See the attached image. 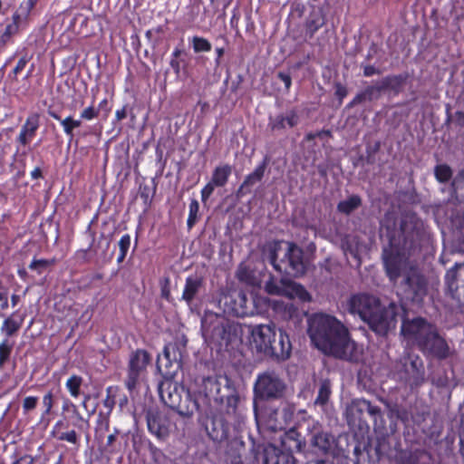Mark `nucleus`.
Here are the masks:
<instances>
[{
    "label": "nucleus",
    "instance_id": "f257e3e1",
    "mask_svg": "<svg viewBox=\"0 0 464 464\" xmlns=\"http://www.w3.org/2000/svg\"><path fill=\"white\" fill-rule=\"evenodd\" d=\"M380 236L388 241V246L383 249V262L386 273L391 281L396 282L400 276L404 277V283L414 297H420L426 293V282L417 269L409 263L401 246L405 243L404 228L395 226L394 219L387 216L382 221Z\"/></svg>",
    "mask_w": 464,
    "mask_h": 464
},
{
    "label": "nucleus",
    "instance_id": "f03ea898",
    "mask_svg": "<svg viewBox=\"0 0 464 464\" xmlns=\"http://www.w3.org/2000/svg\"><path fill=\"white\" fill-rule=\"evenodd\" d=\"M307 324L308 336L322 353L347 361L358 359V346L340 320L330 314L316 313L308 317Z\"/></svg>",
    "mask_w": 464,
    "mask_h": 464
},
{
    "label": "nucleus",
    "instance_id": "7ed1b4c3",
    "mask_svg": "<svg viewBox=\"0 0 464 464\" xmlns=\"http://www.w3.org/2000/svg\"><path fill=\"white\" fill-rule=\"evenodd\" d=\"M271 306L276 314L285 321L299 323L298 310L293 304H285L283 301H270L266 297L255 296L248 298L239 291L222 293L218 298V306L225 314L245 317L261 313V305Z\"/></svg>",
    "mask_w": 464,
    "mask_h": 464
},
{
    "label": "nucleus",
    "instance_id": "20e7f679",
    "mask_svg": "<svg viewBox=\"0 0 464 464\" xmlns=\"http://www.w3.org/2000/svg\"><path fill=\"white\" fill-rule=\"evenodd\" d=\"M348 310L351 314H358L376 334L384 335L395 327L401 307L395 303L384 306L376 297L360 294L349 299Z\"/></svg>",
    "mask_w": 464,
    "mask_h": 464
},
{
    "label": "nucleus",
    "instance_id": "39448f33",
    "mask_svg": "<svg viewBox=\"0 0 464 464\" xmlns=\"http://www.w3.org/2000/svg\"><path fill=\"white\" fill-rule=\"evenodd\" d=\"M264 255L273 267L292 276H301L307 269L303 249L292 242H272L266 246Z\"/></svg>",
    "mask_w": 464,
    "mask_h": 464
},
{
    "label": "nucleus",
    "instance_id": "423d86ee",
    "mask_svg": "<svg viewBox=\"0 0 464 464\" xmlns=\"http://www.w3.org/2000/svg\"><path fill=\"white\" fill-rule=\"evenodd\" d=\"M201 330L207 342L220 347L227 346L237 338V327L223 315L207 313L202 319Z\"/></svg>",
    "mask_w": 464,
    "mask_h": 464
},
{
    "label": "nucleus",
    "instance_id": "0eeeda50",
    "mask_svg": "<svg viewBox=\"0 0 464 464\" xmlns=\"http://www.w3.org/2000/svg\"><path fill=\"white\" fill-rule=\"evenodd\" d=\"M150 354L141 349L131 353L128 363L127 377L125 380L126 388L132 392L145 380L147 368L150 364Z\"/></svg>",
    "mask_w": 464,
    "mask_h": 464
},
{
    "label": "nucleus",
    "instance_id": "6e6552de",
    "mask_svg": "<svg viewBox=\"0 0 464 464\" xmlns=\"http://www.w3.org/2000/svg\"><path fill=\"white\" fill-rule=\"evenodd\" d=\"M285 384L275 371H266L257 375L254 392L260 399H277L284 395Z\"/></svg>",
    "mask_w": 464,
    "mask_h": 464
},
{
    "label": "nucleus",
    "instance_id": "1a4fd4ad",
    "mask_svg": "<svg viewBox=\"0 0 464 464\" xmlns=\"http://www.w3.org/2000/svg\"><path fill=\"white\" fill-rule=\"evenodd\" d=\"M293 415V411L287 406L281 409L268 408L262 416L258 415L255 408V417L259 430L261 429L271 431L284 430L292 420Z\"/></svg>",
    "mask_w": 464,
    "mask_h": 464
},
{
    "label": "nucleus",
    "instance_id": "9d476101",
    "mask_svg": "<svg viewBox=\"0 0 464 464\" xmlns=\"http://www.w3.org/2000/svg\"><path fill=\"white\" fill-rule=\"evenodd\" d=\"M159 392L162 402L168 407L178 411L180 414L192 413L193 409H189L186 405L188 394L186 395V399L183 401L176 382L170 381L161 382L159 386Z\"/></svg>",
    "mask_w": 464,
    "mask_h": 464
},
{
    "label": "nucleus",
    "instance_id": "9b49d317",
    "mask_svg": "<svg viewBox=\"0 0 464 464\" xmlns=\"http://www.w3.org/2000/svg\"><path fill=\"white\" fill-rule=\"evenodd\" d=\"M418 347L424 354L440 360L448 358L451 353L448 343L439 334L435 326Z\"/></svg>",
    "mask_w": 464,
    "mask_h": 464
},
{
    "label": "nucleus",
    "instance_id": "f8f14e48",
    "mask_svg": "<svg viewBox=\"0 0 464 464\" xmlns=\"http://www.w3.org/2000/svg\"><path fill=\"white\" fill-rule=\"evenodd\" d=\"M434 325L426 320L417 317L412 320H404L401 332L409 341L415 343L418 346L426 336L432 331Z\"/></svg>",
    "mask_w": 464,
    "mask_h": 464
},
{
    "label": "nucleus",
    "instance_id": "ddd939ff",
    "mask_svg": "<svg viewBox=\"0 0 464 464\" xmlns=\"http://www.w3.org/2000/svg\"><path fill=\"white\" fill-rule=\"evenodd\" d=\"M276 337V329L272 324H259L251 330V346L257 353L266 356L271 349L272 340Z\"/></svg>",
    "mask_w": 464,
    "mask_h": 464
},
{
    "label": "nucleus",
    "instance_id": "4468645a",
    "mask_svg": "<svg viewBox=\"0 0 464 464\" xmlns=\"http://www.w3.org/2000/svg\"><path fill=\"white\" fill-rule=\"evenodd\" d=\"M256 459L261 464H295V458L288 450H284L273 444L263 446Z\"/></svg>",
    "mask_w": 464,
    "mask_h": 464
},
{
    "label": "nucleus",
    "instance_id": "2eb2a0df",
    "mask_svg": "<svg viewBox=\"0 0 464 464\" xmlns=\"http://www.w3.org/2000/svg\"><path fill=\"white\" fill-rule=\"evenodd\" d=\"M147 426L149 431L159 440H165L169 435L170 421L169 418L155 410L147 412Z\"/></svg>",
    "mask_w": 464,
    "mask_h": 464
},
{
    "label": "nucleus",
    "instance_id": "dca6fc26",
    "mask_svg": "<svg viewBox=\"0 0 464 464\" xmlns=\"http://www.w3.org/2000/svg\"><path fill=\"white\" fill-rule=\"evenodd\" d=\"M227 410L225 420L227 424L233 425L237 431L243 429L246 421L245 409L239 403L237 395H230L226 400Z\"/></svg>",
    "mask_w": 464,
    "mask_h": 464
},
{
    "label": "nucleus",
    "instance_id": "f3484780",
    "mask_svg": "<svg viewBox=\"0 0 464 464\" xmlns=\"http://www.w3.org/2000/svg\"><path fill=\"white\" fill-rule=\"evenodd\" d=\"M292 345L289 336L283 330H279V335L272 340L271 349L266 356L274 357L277 360H286L291 354Z\"/></svg>",
    "mask_w": 464,
    "mask_h": 464
},
{
    "label": "nucleus",
    "instance_id": "a211bd4d",
    "mask_svg": "<svg viewBox=\"0 0 464 464\" xmlns=\"http://www.w3.org/2000/svg\"><path fill=\"white\" fill-rule=\"evenodd\" d=\"M39 125V115L37 113L29 115L21 128L20 133L17 137V141L22 146H26L29 144L33 138L35 136Z\"/></svg>",
    "mask_w": 464,
    "mask_h": 464
},
{
    "label": "nucleus",
    "instance_id": "6ab92c4d",
    "mask_svg": "<svg viewBox=\"0 0 464 464\" xmlns=\"http://www.w3.org/2000/svg\"><path fill=\"white\" fill-rule=\"evenodd\" d=\"M282 296L289 299H298L301 302H310L312 300L311 295L302 285L287 278L285 283Z\"/></svg>",
    "mask_w": 464,
    "mask_h": 464
},
{
    "label": "nucleus",
    "instance_id": "aec40b11",
    "mask_svg": "<svg viewBox=\"0 0 464 464\" xmlns=\"http://www.w3.org/2000/svg\"><path fill=\"white\" fill-rule=\"evenodd\" d=\"M202 285L203 280L198 276L187 277L181 299L190 305L199 293Z\"/></svg>",
    "mask_w": 464,
    "mask_h": 464
},
{
    "label": "nucleus",
    "instance_id": "412c9836",
    "mask_svg": "<svg viewBox=\"0 0 464 464\" xmlns=\"http://www.w3.org/2000/svg\"><path fill=\"white\" fill-rule=\"evenodd\" d=\"M22 26L14 20L6 21L3 29L0 30V53L4 51L7 44L13 43V38L16 35Z\"/></svg>",
    "mask_w": 464,
    "mask_h": 464
},
{
    "label": "nucleus",
    "instance_id": "4be33fe9",
    "mask_svg": "<svg viewBox=\"0 0 464 464\" xmlns=\"http://www.w3.org/2000/svg\"><path fill=\"white\" fill-rule=\"evenodd\" d=\"M37 0H24L22 2L18 9L13 14L11 19L20 24L22 27L25 26L29 15L34 7Z\"/></svg>",
    "mask_w": 464,
    "mask_h": 464
},
{
    "label": "nucleus",
    "instance_id": "5701e85b",
    "mask_svg": "<svg viewBox=\"0 0 464 464\" xmlns=\"http://www.w3.org/2000/svg\"><path fill=\"white\" fill-rule=\"evenodd\" d=\"M334 438L327 432H317L311 438V444L322 453H327L334 445Z\"/></svg>",
    "mask_w": 464,
    "mask_h": 464
},
{
    "label": "nucleus",
    "instance_id": "b1692460",
    "mask_svg": "<svg viewBox=\"0 0 464 464\" xmlns=\"http://www.w3.org/2000/svg\"><path fill=\"white\" fill-rule=\"evenodd\" d=\"M332 394V385L329 380H323L319 384L318 394L314 400V405L325 409Z\"/></svg>",
    "mask_w": 464,
    "mask_h": 464
},
{
    "label": "nucleus",
    "instance_id": "393cba45",
    "mask_svg": "<svg viewBox=\"0 0 464 464\" xmlns=\"http://www.w3.org/2000/svg\"><path fill=\"white\" fill-rule=\"evenodd\" d=\"M298 121V115L294 111H291L285 115L277 116L272 122V128L274 130L284 129L285 127L292 128L297 125Z\"/></svg>",
    "mask_w": 464,
    "mask_h": 464
},
{
    "label": "nucleus",
    "instance_id": "a878e982",
    "mask_svg": "<svg viewBox=\"0 0 464 464\" xmlns=\"http://www.w3.org/2000/svg\"><path fill=\"white\" fill-rule=\"evenodd\" d=\"M23 324V319H15L14 315L7 317L1 326V332L7 337H11L15 334L18 330L21 328Z\"/></svg>",
    "mask_w": 464,
    "mask_h": 464
},
{
    "label": "nucleus",
    "instance_id": "bb28decb",
    "mask_svg": "<svg viewBox=\"0 0 464 464\" xmlns=\"http://www.w3.org/2000/svg\"><path fill=\"white\" fill-rule=\"evenodd\" d=\"M360 205L361 198L356 195H352L346 199L340 201L338 203L337 209L339 212L348 215L358 208Z\"/></svg>",
    "mask_w": 464,
    "mask_h": 464
},
{
    "label": "nucleus",
    "instance_id": "cd10ccee",
    "mask_svg": "<svg viewBox=\"0 0 464 464\" xmlns=\"http://www.w3.org/2000/svg\"><path fill=\"white\" fill-rule=\"evenodd\" d=\"M150 183V185L142 183L140 185V197L143 199L144 210L148 209L156 190L155 179H152Z\"/></svg>",
    "mask_w": 464,
    "mask_h": 464
},
{
    "label": "nucleus",
    "instance_id": "c85d7f7f",
    "mask_svg": "<svg viewBox=\"0 0 464 464\" xmlns=\"http://www.w3.org/2000/svg\"><path fill=\"white\" fill-rule=\"evenodd\" d=\"M411 367L412 370L413 384L419 385L424 381V366L420 358L416 356L411 361Z\"/></svg>",
    "mask_w": 464,
    "mask_h": 464
},
{
    "label": "nucleus",
    "instance_id": "c756f323",
    "mask_svg": "<svg viewBox=\"0 0 464 464\" xmlns=\"http://www.w3.org/2000/svg\"><path fill=\"white\" fill-rule=\"evenodd\" d=\"M285 280L286 278H282L277 281L274 276H270V278L265 283L266 292L269 295L282 296Z\"/></svg>",
    "mask_w": 464,
    "mask_h": 464
},
{
    "label": "nucleus",
    "instance_id": "7c9ffc66",
    "mask_svg": "<svg viewBox=\"0 0 464 464\" xmlns=\"http://www.w3.org/2000/svg\"><path fill=\"white\" fill-rule=\"evenodd\" d=\"M227 182V176H214L201 190L202 201L206 202L217 186H223Z\"/></svg>",
    "mask_w": 464,
    "mask_h": 464
},
{
    "label": "nucleus",
    "instance_id": "2f4dec72",
    "mask_svg": "<svg viewBox=\"0 0 464 464\" xmlns=\"http://www.w3.org/2000/svg\"><path fill=\"white\" fill-rule=\"evenodd\" d=\"M382 90V87L381 86H368L363 92L357 94L353 100V103H361L364 101H371L372 99L377 97L381 91Z\"/></svg>",
    "mask_w": 464,
    "mask_h": 464
},
{
    "label": "nucleus",
    "instance_id": "473e14b6",
    "mask_svg": "<svg viewBox=\"0 0 464 464\" xmlns=\"http://www.w3.org/2000/svg\"><path fill=\"white\" fill-rule=\"evenodd\" d=\"M462 265L456 264L454 267L448 270L445 276L446 285L448 286L449 291L450 292L453 298L457 297L456 292L458 289L457 284L455 282L457 270L460 268Z\"/></svg>",
    "mask_w": 464,
    "mask_h": 464
},
{
    "label": "nucleus",
    "instance_id": "72a5a7b5",
    "mask_svg": "<svg viewBox=\"0 0 464 464\" xmlns=\"http://www.w3.org/2000/svg\"><path fill=\"white\" fill-rule=\"evenodd\" d=\"M82 378L79 375H72L66 382L65 386L69 391L70 394L73 398H77L80 395V390L82 384Z\"/></svg>",
    "mask_w": 464,
    "mask_h": 464
},
{
    "label": "nucleus",
    "instance_id": "f704fd0d",
    "mask_svg": "<svg viewBox=\"0 0 464 464\" xmlns=\"http://www.w3.org/2000/svg\"><path fill=\"white\" fill-rule=\"evenodd\" d=\"M44 411L41 416V421H44L45 418L50 415L54 404V397L52 392H46L42 400Z\"/></svg>",
    "mask_w": 464,
    "mask_h": 464
},
{
    "label": "nucleus",
    "instance_id": "c9c22d12",
    "mask_svg": "<svg viewBox=\"0 0 464 464\" xmlns=\"http://www.w3.org/2000/svg\"><path fill=\"white\" fill-rule=\"evenodd\" d=\"M13 350V344L7 339L0 343V370L4 367L5 363L9 360Z\"/></svg>",
    "mask_w": 464,
    "mask_h": 464
},
{
    "label": "nucleus",
    "instance_id": "e433bc0d",
    "mask_svg": "<svg viewBox=\"0 0 464 464\" xmlns=\"http://www.w3.org/2000/svg\"><path fill=\"white\" fill-rule=\"evenodd\" d=\"M199 204L197 199L192 198L189 204V212L187 220L188 228H191L198 219Z\"/></svg>",
    "mask_w": 464,
    "mask_h": 464
},
{
    "label": "nucleus",
    "instance_id": "4c0bfd02",
    "mask_svg": "<svg viewBox=\"0 0 464 464\" xmlns=\"http://www.w3.org/2000/svg\"><path fill=\"white\" fill-rule=\"evenodd\" d=\"M192 44L195 53L209 52L212 47L208 40L199 36H194L192 38Z\"/></svg>",
    "mask_w": 464,
    "mask_h": 464
},
{
    "label": "nucleus",
    "instance_id": "58836bf2",
    "mask_svg": "<svg viewBox=\"0 0 464 464\" xmlns=\"http://www.w3.org/2000/svg\"><path fill=\"white\" fill-rule=\"evenodd\" d=\"M61 124L63 128V131L65 132V134L72 138L73 135V129L80 127L81 121L73 120L72 117H67L61 121Z\"/></svg>",
    "mask_w": 464,
    "mask_h": 464
},
{
    "label": "nucleus",
    "instance_id": "ea45409f",
    "mask_svg": "<svg viewBox=\"0 0 464 464\" xmlns=\"http://www.w3.org/2000/svg\"><path fill=\"white\" fill-rule=\"evenodd\" d=\"M53 263V260L33 259V261L29 265V268L31 270L36 271L38 274H42L46 268L51 266Z\"/></svg>",
    "mask_w": 464,
    "mask_h": 464
},
{
    "label": "nucleus",
    "instance_id": "a19ab883",
    "mask_svg": "<svg viewBox=\"0 0 464 464\" xmlns=\"http://www.w3.org/2000/svg\"><path fill=\"white\" fill-rule=\"evenodd\" d=\"M38 403V398L35 396H27L23 401L24 414H28L31 411L34 410Z\"/></svg>",
    "mask_w": 464,
    "mask_h": 464
},
{
    "label": "nucleus",
    "instance_id": "79ce46f5",
    "mask_svg": "<svg viewBox=\"0 0 464 464\" xmlns=\"http://www.w3.org/2000/svg\"><path fill=\"white\" fill-rule=\"evenodd\" d=\"M58 440L76 444L78 442V436L75 430H70L67 432L61 433L58 436Z\"/></svg>",
    "mask_w": 464,
    "mask_h": 464
},
{
    "label": "nucleus",
    "instance_id": "37998d69",
    "mask_svg": "<svg viewBox=\"0 0 464 464\" xmlns=\"http://www.w3.org/2000/svg\"><path fill=\"white\" fill-rule=\"evenodd\" d=\"M99 114V110L94 109L93 106H89L85 108L82 113L81 118L83 120L91 121L94 118H96Z\"/></svg>",
    "mask_w": 464,
    "mask_h": 464
},
{
    "label": "nucleus",
    "instance_id": "c03bdc74",
    "mask_svg": "<svg viewBox=\"0 0 464 464\" xmlns=\"http://www.w3.org/2000/svg\"><path fill=\"white\" fill-rule=\"evenodd\" d=\"M362 405L365 407V411L371 415V416H378L381 413V410L378 406L372 405L368 401H362Z\"/></svg>",
    "mask_w": 464,
    "mask_h": 464
},
{
    "label": "nucleus",
    "instance_id": "a18cd8bd",
    "mask_svg": "<svg viewBox=\"0 0 464 464\" xmlns=\"http://www.w3.org/2000/svg\"><path fill=\"white\" fill-rule=\"evenodd\" d=\"M130 246V235H128V234L123 235L121 237L120 241H119L120 251L121 252L128 253Z\"/></svg>",
    "mask_w": 464,
    "mask_h": 464
},
{
    "label": "nucleus",
    "instance_id": "49530a36",
    "mask_svg": "<svg viewBox=\"0 0 464 464\" xmlns=\"http://www.w3.org/2000/svg\"><path fill=\"white\" fill-rule=\"evenodd\" d=\"M34 458L31 455L24 454L23 456H20L19 458L15 459L12 464H34Z\"/></svg>",
    "mask_w": 464,
    "mask_h": 464
},
{
    "label": "nucleus",
    "instance_id": "de8ad7c7",
    "mask_svg": "<svg viewBox=\"0 0 464 464\" xmlns=\"http://www.w3.org/2000/svg\"><path fill=\"white\" fill-rule=\"evenodd\" d=\"M380 150V143L375 142L374 144L368 147L367 152H368V161L374 162L375 157L374 154Z\"/></svg>",
    "mask_w": 464,
    "mask_h": 464
},
{
    "label": "nucleus",
    "instance_id": "09e8293b",
    "mask_svg": "<svg viewBox=\"0 0 464 464\" xmlns=\"http://www.w3.org/2000/svg\"><path fill=\"white\" fill-rule=\"evenodd\" d=\"M335 95L339 99L340 103H341L343 102V99L347 95V89L341 83H336L335 84Z\"/></svg>",
    "mask_w": 464,
    "mask_h": 464
},
{
    "label": "nucleus",
    "instance_id": "8fccbe9b",
    "mask_svg": "<svg viewBox=\"0 0 464 464\" xmlns=\"http://www.w3.org/2000/svg\"><path fill=\"white\" fill-rule=\"evenodd\" d=\"M27 62H28V59L25 56L20 58L19 61L17 62L15 67L13 70L14 74L17 75L20 72H22L24 70V68L25 67Z\"/></svg>",
    "mask_w": 464,
    "mask_h": 464
},
{
    "label": "nucleus",
    "instance_id": "3c124183",
    "mask_svg": "<svg viewBox=\"0 0 464 464\" xmlns=\"http://www.w3.org/2000/svg\"><path fill=\"white\" fill-rule=\"evenodd\" d=\"M277 77L284 82L286 90H289L292 84L291 76L288 73L279 72Z\"/></svg>",
    "mask_w": 464,
    "mask_h": 464
},
{
    "label": "nucleus",
    "instance_id": "603ef678",
    "mask_svg": "<svg viewBox=\"0 0 464 464\" xmlns=\"http://www.w3.org/2000/svg\"><path fill=\"white\" fill-rule=\"evenodd\" d=\"M231 171H232V169H231L230 166L223 165V166L217 167L214 174H217V175L230 174Z\"/></svg>",
    "mask_w": 464,
    "mask_h": 464
},
{
    "label": "nucleus",
    "instance_id": "864d4df0",
    "mask_svg": "<svg viewBox=\"0 0 464 464\" xmlns=\"http://www.w3.org/2000/svg\"><path fill=\"white\" fill-rule=\"evenodd\" d=\"M72 414H73V417L75 418V421L73 422V425L77 428H80V423L79 422H82V421H84V419L82 418V416L80 414L79 411H78V408L76 407L75 410H72Z\"/></svg>",
    "mask_w": 464,
    "mask_h": 464
},
{
    "label": "nucleus",
    "instance_id": "5fc2aeb1",
    "mask_svg": "<svg viewBox=\"0 0 464 464\" xmlns=\"http://www.w3.org/2000/svg\"><path fill=\"white\" fill-rule=\"evenodd\" d=\"M379 73V71L372 65H366L363 68V74L366 77L372 76L373 74Z\"/></svg>",
    "mask_w": 464,
    "mask_h": 464
},
{
    "label": "nucleus",
    "instance_id": "6e6d98bb",
    "mask_svg": "<svg viewBox=\"0 0 464 464\" xmlns=\"http://www.w3.org/2000/svg\"><path fill=\"white\" fill-rule=\"evenodd\" d=\"M76 407L77 406L73 404L70 400L65 399L63 402L62 410L63 411H72V410H75Z\"/></svg>",
    "mask_w": 464,
    "mask_h": 464
},
{
    "label": "nucleus",
    "instance_id": "4d7b16f0",
    "mask_svg": "<svg viewBox=\"0 0 464 464\" xmlns=\"http://www.w3.org/2000/svg\"><path fill=\"white\" fill-rule=\"evenodd\" d=\"M435 174H450V169L446 165L437 166L435 169Z\"/></svg>",
    "mask_w": 464,
    "mask_h": 464
},
{
    "label": "nucleus",
    "instance_id": "13d9d810",
    "mask_svg": "<svg viewBox=\"0 0 464 464\" xmlns=\"http://www.w3.org/2000/svg\"><path fill=\"white\" fill-rule=\"evenodd\" d=\"M127 117V111H126V108L123 107L121 108V110H117L116 112H115V118L117 121H122L123 119H125Z\"/></svg>",
    "mask_w": 464,
    "mask_h": 464
},
{
    "label": "nucleus",
    "instance_id": "bf43d9fd",
    "mask_svg": "<svg viewBox=\"0 0 464 464\" xmlns=\"http://www.w3.org/2000/svg\"><path fill=\"white\" fill-rule=\"evenodd\" d=\"M171 350H174V346L172 344H168L164 347V356L167 360L170 361Z\"/></svg>",
    "mask_w": 464,
    "mask_h": 464
},
{
    "label": "nucleus",
    "instance_id": "052dcab7",
    "mask_svg": "<svg viewBox=\"0 0 464 464\" xmlns=\"http://www.w3.org/2000/svg\"><path fill=\"white\" fill-rule=\"evenodd\" d=\"M0 306L1 309L5 310L8 307V298H7V292L5 293L3 295V299H0Z\"/></svg>",
    "mask_w": 464,
    "mask_h": 464
},
{
    "label": "nucleus",
    "instance_id": "680f3d73",
    "mask_svg": "<svg viewBox=\"0 0 464 464\" xmlns=\"http://www.w3.org/2000/svg\"><path fill=\"white\" fill-rule=\"evenodd\" d=\"M117 433H118V430H115V433L108 436L107 444H106L108 447H111L112 445V443L115 441Z\"/></svg>",
    "mask_w": 464,
    "mask_h": 464
},
{
    "label": "nucleus",
    "instance_id": "e2e57ef3",
    "mask_svg": "<svg viewBox=\"0 0 464 464\" xmlns=\"http://www.w3.org/2000/svg\"><path fill=\"white\" fill-rule=\"evenodd\" d=\"M216 53L218 55L216 62H217V63H219V59L223 56L225 50L222 47H218V48H216Z\"/></svg>",
    "mask_w": 464,
    "mask_h": 464
},
{
    "label": "nucleus",
    "instance_id": "0e129e2a",
    "mask_svg": "<svg viewBox=\"0 0 464 464\" xmlns=\"http://www.w3.org/2000/svg\"><path fill=\"white\" fill-rule=\"evenodd\" d=\"M170 66L176 71L177 73L179 72V63L177 59H172L170 61Z\"/></svg>",
    "mask_w": 464,
    "mask_h": 464
},
{
    "label": "nucleus",
    "instance_id": "69168bd1",
    "mask_svg": "<svg viewBox=\"0 0 464 464\" xmlns=\"http://www.w3.org/2000/svg\"><path fill=\"white\" fill-rule=\"evenodd\" d=\"M459 227L460 232L464 235V212H463V215L459 219Z\"/></svg>",
    "mask_w": 464,
    "mask_h": 464
},
{
    "label": "nucleus",
    "instance_id": "338daca9",
    "mask_svg": "<svg viewBox=\"0 0 464 464\" xmlns=\"http://www.w3.org/2000/svg\"><path fill=\"white\" fill-rule=\"evenodd\" d=\"M19 299H20L19 295H13L11 296L12 306H14H14L18 304Z\"/></svg>",
    "mask_w": 464,
    "mask_h": 464
},
{
    "label": "nucleus",
    "instance_id": "774afa93",
    "mask_svg": "<svg viewBox=\"0 0 464 464\" xmlns=\"http://www.w3.org/2000/svg\"><path fill=\"white\" fill-rule=\"evenodd\" d=\"M305 464H331V463L328 461H324V460H316V461H309Z\"/></svg>",
    "mask_w": 464,
    "mask_h": 464
}]
</instances>
